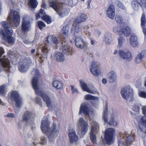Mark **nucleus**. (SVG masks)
Wrapping results in <instances>:
<instances>
[{"instance_id":"nucleus-37","label":"nucleus","mask_w":146,"mask_h":146,"mask_svg":"<svg viewBox=\"0 0 146 146\" xmlns=\"http://www.w3.org/2000/svg\"><path fill=\"white\" fill-rule=\"evenodd\" d=\"M118 44V46L119 47H121L125 42L124 38L120 36L117 38Z\"/></svg>"},{"instance_id":"nucleus-29","label":"nucleus","mask_w":146,"mask_h":146,"mask_svg":"<svg viewBox=\"0 0 146 146\" xmlns=\"http://www.w3.org/2000/svg\"><path fill=\"white\" fill-rule=\"evenodd\" d=\"M47 43H52L54 44H57L59 41L57 38L55 36L49 35L48 36L46 39Z\"/></svg>"},{"instance_id":"nucleus-59","label":"nucleus","mask_w":146,"mask_h":146,"mask_svg":"<svg viewBox=\"0 0 146 146\" xmlns=\"http://www.w3.org/2000/svg\"><path fill=\"white\" fill-rule=\"evenodd\" d=\"M142 5L146 9V0H141Z\"/></svg>"},{"instance_id":"nucleus-26","label":"nucleus","mask_w":146,"mask_h":146,"mask_svg":"<svg viewBox=\"0 0 146 146\" xmlns=\"http://www.w3.org/2000/svg\"><path fill=\"white\" fill-rule=\"evenodd\" d=\"M52 86L57 90H60L63 88V84L62 82L56 80L53 81L52 83Z\"/></svg>"},{"instance_id":"nucleus-36","label":"nucleus","mask_w":146,"mask_h":146,"mask_svg":"<svg viewBox=\"0 0 146 146\" xmlns=\"http://www.w3.org/2000/svg\"><path fill=\"white\" fill-rule=\"evenodd\" d=\"M29 5L33 8H36L38 4V2L36 0H28Z\"/></svg>"},{"instance_id":"nucleus-24","label":"nucleus","mask_w":146,"mask_h":146,"mask_svg":"<svg viewBox=\"0 0 146 146\" xmlns=\"http://www.w3.org/2000/svg\"><path fill=\"white\" fill-rule=\"evenodd\" d=\"M80 83L81 87L84 91L92 94H95L97 93V90L96 89L93 90H90L86 84L84 82L80 81Z\"/></svg>"},{"instance_id":"nucleus-56","label":"nucleus","mask_w":146,"mask_h":146,"mask_svg":"<svg viewBox=\"0 0 146 146\" xmlns=\"http://www.w3.org/2000/svg\"><path fill=\"white\" fill-rule=\"evenodd\" d=\"M6 116L7 117H12L14 118L15 117V115L14 114L10 113L7 114L6 115Z\"/></svg>"},{"instance_id":"nucleus-5","label":"nucleus","mask_w":146,"mask_h":146,"mask_svg":"<svg viewBox=\"0 0 146 146\" xmlns=\"http://www.w3.org/2000/svg\"><path fill=\"white\" fill-rule=\"evenodd\" d=\"M56 0H49V5L52 7L60 17H63L65 15L64 11L62 9L63 4L60 2H56Z\"/></svg>"},{"instance_id":"nucleus-33","label":"nucleus","mask_w":146,"mask_h":146,"mask_svg":"<svg viewBox=\"0 0 146 146\" xmlns=\"http://www.w3.org/2000/svg\"><path fill=\"white\" fill-rule=\"evenodd\" d=\"M74 30V35L75 37L80 36V33L82 30L81 27L80 26H77L73 29L72 28L71 30Z\"/></svg>"},{"instance_id":"nucleus-10","label":"nucleus","mask_w":146,"mask_h":146,"mask_svg":"<svg viewBox=\"0 0 146 146\" xmlns=\"http://www.w3.org/2000/svg\"><path fill=\"white\" fill-rule=\"evenodd\" d=\"M4 53V49L3 48L0 46V57ZM0 63L4 67L5 70L8 72L11 71V67L9 66V60L7 58L3 57L0 58Z\"/></svg>"},{"instance_id":"nucleus-14","label":"nucleus","mask_w":146,"mask_h":146,"mask_svg":"<svg viewBox=\"0 0 146 146\" xmlns=\"http://www.w3.org/2000/svg\"><path fill=\"white\" fill-rule=\"evenodd\" d=\"M118 53L120 57L123 59L129 62L132 59V54L129 51H124L122 50H120Z\"/></svg>"},{"instance_id":"nucleus-50","label":"nucleus","mask_w":146,"mask_h":146,"mask_svg":"<svg viewBox=\"0 0 146 146\" xmlns=\"http://www.w3.org/2000/svg\"><path fill=\"white\" fill-rule=\"evenodd\" d=\"M139 96L142 98H146V92L143 91L140 92L139 93Z\"/></svg>"},{"instance_id":"nucleus-3","label":"nucleus","mask_w":146,"mask_h":146,"mask_svg":"<svg viewBox=\"0 0 146 146\" xmlns=\"http://www.w3.org/2000/svg\"><path fill=\"white\" fill-rule=\"evenodd\" d=\"M118 146H128L133 141L134 135L128 134L127 132L121 133L118 137Z\"/></svg>"},{"instance_id":"nucleus-25","label":"nucleus","mask_w":146,"mask_h":146,"mask_svg":"<svg viewBox=\"0 0 146 146\" xmlns=\"http://www.w3.org/2000/svg\"><path fill=\"white\" fill-rule=\"evenodd\" d=\"M130 44L131 46L135 47L138 45L137 38L135 35H131L130 38Z\"/></svg>"},{"instance_id":"nucleus-22","label":"nucleus","mask_w":146,"mask_h":146,"mask_svg":"<svg viewBox=\"0 0 146 146\" xmlns=\"http://www.w3.org/2000/svg\"><path fill=\"white\" fill-rule=\"evenodd\" d=\"M54 58L58 62H63L65 60L64 55L60 52H55L54 54Z\"/></svg>"},{"instance_id":"nucleus-20","label":"nucleus","mask_w":146,"mask_h":146,"mask_svg":"<svg viewBox=\"0 0 146 146\" xmlns=\"http://www.w3.org/2000/svg\"><path fill=\"white\" fill-rule=\"evenodd\" d=\"M115 11L114 5L112 4L110 5L107 9L106 15L108 17L113 19L115 16Z\"/></svg>"},{"instance_id":"nucleus-21","label":"nucleus","mask_w":146,"mask_h":146,"mask_svg":"<svg viewBox=\"0 0 146 146\" xmlns=\"http://www.w3.org/2000/svg\"><path fill=\"white\" fill-rule=\"evenodd\" d=\"M117 118V114L116 112L115 111H112L111 113L110 121L107 123L110 125L116 126L118 123Z\"/></svg>"},{"instance_id":"nucleus-44","label":"nucleus","mask_w":146,"mask_h":146,"mask_svg":"<svg viewBox=\"0 0 146 146\" xmlns=\"http://www.w3.org/2000/svg\"><path fill=\"white\" fill-rule=\"evenodd\" d=\"M6 87L4 85L0 86V95L3 96L6 92Z\"/></svg>"},{"instance_id":"nucleus-8","label":"nucleus","mask_w":146,"mask_h":146,"mask_svg":"<svg viewBox=\"0 0 146 146\" xmlns=\"http://www.w3.org/2000/svg\"><path fill=\"white\" fill-rule=\"evenodd\" d=\"M114 130L112 128H108L106 129L105 132L104 139L102 142L104 144H111L112 143V139L114 133Z\"/></svg>"},{"instance_id":"nucleus-60","label":"nucleus","mask_w":146,"mask_h":146,"mask_svg":"<svg viewBox=\"0 0 146 146\" xmlns=\"http://www.w3.org/2000/svg\"><path fill=\"white\" fill-rule=\"evenodd\" d=\"M94 33L96 35H97L99 36L101 32L98 30L96 29Z\"/></svg>"},{"instance_id":"nucleus-27","label":"nucleus","mask_w":146,"mask_h":146,"mask_svg":"<svg viewBox=\"0 0 146 146\" xmlns=\"http://www.w3.org/2000/svg\"><path fill=\"white\" fill-rule=\"evenodd\" d=\"M68 31L69 28L68 27L65 26L63 27L62 29V33L60 37L61 39H62L64 41L67 37Z\"/></svg>"},{"instance_id":"nucleus-63","label":"nucleus","mask_w":146,"mask_h":146,"mask_svg":"<svg viewBox=\"0 0 146 146\" xmlns=\"http://www.w3.org/2000/svg\"><path fill=\"white\" fill-rule=\"evenodd\" d=\"M45 3L44 2H43L42 3V5H41L42 7V8H44L45 7Z\"/></svg>"},{"instance_id":"nucleus-41","label":"nucleus","mask_w":146,"mask_h":146,"mask_svg":"<svg viewBox=\"0 0 146 146\" xmlns=\"http://www.w3.org/2000/svg\"><path fill=\"white\" fill-rule=\"evenodd\" d=\"M99 63L98 62L93 61L90 64V68H99Z\"/></svg>"},{"instance_id":"nucleus-30","label":"nucleus","mask_w":146,"mask_h":146,"mask_svg":"<svg viewBox=\"0 0 146 146\" xmlns=\"http://www.w3.org/2000/svg\"><path fill=\"white\" fill-rule=\"evenodd\" d=\"M121 32L125 36H128L131 34V29L129 27L126 26L122 29Z\"/></svg>"},{"instance_id":"nucleus-9","label":"nucleus","mask_w":146,"mask_h":146,"mask_svg":"<svg viewBox=\"0 0 146 146\" xmlns=\"http://www.w3.org/2000/svg\"><path fill=\"white\" fill-rule=\"evenodd\" d=\"M133 90L130 86L123 88L121 91V94L124 99L131 101L133 98Z\"/></svg>"},{"instance_id":"nucleus-57","label":"nucleus","mask_w":146,"mask_h":146,"mask_svg":"<svg viewBox=\"0 0 146 146\" xmlns=\"http://www.w3.org/2000/svg\"><path fill=\"white\" fill-rule=\"evenodd\" d=\"M143 30V33L144 34L145 37H146V27H142V28Z\"/></svg>"},{"instance_id":"nucleus-39","label":"nucleus","mask_w":146,"mask_h":146,"mask_svg":"<svg viewBox=\"0 0 146 146\" xmlns=\"http://www.w3.org/2000/svg\"><path fill=\"white\" fill-rule=\"evenodd\" d=\"M139 3L137 1H133L131 3V6L134 10L137 11L139 8Z\"/></svg>"},{"instance_id":"nucleus-12","label":"nucleus","mask_w":146,"mask_h":146,"mask_svg":"<svg viewBox=\"0 0 146 146\" xmlns=\"http://www.w3.org/2000/svg\"><path fill=\"white\" fill-rule=\"evenodd\" d=\"M11 100L15 101V106L17 108H20L22 105L21 99L18 93L16 91H13L11 93Z\"/></svg>"},{"instance_id":"nucleus-34","label":"nucleus","mask_w":146,"mask_h":146,"mask_svg":"<svg viewBox=\"0 0 146 146\" xmlns=\"http://www.w3.org/2000/svg\"><path fill=\"white\" fill-rule=\"evenodd\" d=\"M91 72L95 76H98L101 74V72L99 68H90Z\"/></svg>"},{"instance_id":"nucleus-45","label":"nucleus","mask_w":146,"mask_h":146,"mask_svg":"<svg viewBox=\"0 0 146 146\" xmlns=\"http://www.w3.org/2000/svg\"><path fill=\"white\" fill-rule=\"evenodd\" d=\"M146 23V19L145 15L144 13H143L141 19V25L142 28V27H145V24Z\"/></svg>"},{"instance_id":"nucleus-61","label":"nucleus","mask_w":146,"mask_h":146,"mask_svg":"<svg viewBox=\"0 0 146 146\" xmlns=\"http://www.w3.org/2000/svg\"><path fill=\"white\" fill-rule=\"evenodd\" d=\"M23 42L25 44H29L30 43V42L29 41V40L27 39L24 40Z\"/></svg>"},{"instance_id":"nucleus-42","label":"nucleus","mask_w":146,"mask_h":146,"mask_svg":"<svg viewBox=\"0 0 146 146\" xmlns=\"http://www.w3.org/2000/svg\"><path fill=\"white\" fill-rule=\"evenodd\" d=\"M114 2L119 7L123 9H125V7L119 0H114Z\"/></svg>"},{"instance_id":"nucleus-51","label":"nucleus","mask_w":146,"mask_h":146,"mask_svg":"<svg viewBox=\"0 0 146 146\" xmlns=\"http://www.w3.org/2000/svg\"><path fill=\"white\" fill-rule=\"evenodd\" d=\"M70 87H71V90L72 91V93H74L75 92H76L77 93H78V90L74 87V86L71 85Z\"/></svg>"},{"instance_id":"nucleus-2","label":"nucleus","mask_w":146,"mask_h":146,"mask_svg":"<svg viewBox=\"0 0 146 146\" xmlns=\"http://www.w3.org/2000/svg\"><path fill=\"white\" fill-rule=\"evenodd\" d=\"M50 122L48 119L44 118L41 122L40 128L42 131L46 134L49 141L52 142L59 134V128L54 123L51 128H50Z\"/></svg>"},{"instance_id":"nucleus-17","label":"nucleus","mask_w":146,"mask_h":146,"mask_svg":"<svg viewBox=\"0 0 146 146\" xmlns=\"http://www.w3.org/2000/svg\"><path fill=\"white\" fill-rule=\"evenodd\" d=\"M29 18L27 17L23 18L22 25V30L24 33H26L30 30V24L29 21Z\"/></svg>"},{"instance_id":"nucleus-62","label":"nucleus","mask_w":146,"mask_h":146,"mask_svg":"<svg viewBox=\"0 0 146 146\" xmlns=\"http://www.w3.org/2000/svg\"><path fill=\"white\" fill-rule=\"evenodd\" d=\"M102 82L103 84H105L107 83V80L106 79H103L102 80Z\"/></svg>"},{"instance_id":"nucleus-53","label":"nucleus","mask_w":146,"mask_h":146,"mask_svg":"<svg viewBox=\"0 0 146 146\" xmlns=\"http://www.w3.org/2000/svg\"><path fill=\"white\" fill-rule=\"evenodd\" d=\"M139 108L137 105H135L133 108V110L137 112L139 111Z\"/></svg>"},{"instance_id":"nucleus-18","label":"nucleus","mask_w":146,"mask_h":146,"mask_svg":"<svg viewBox=\"0 0 146 146\" xmlns=\"http://www.w3.org/2000/svg\"><path fill=\"white\" fill-rule=\"evenodd\" d=\"M143 114L145 116H139L136 117L137 120L142 123V125L145 127L146 126V106H143L142 108Z\"/></svg>"},{"instance_id":"nucleus-23","label":"nucleus","mask_w":146,"mask_h":146,"mask_svg":"<svg viewBox=\"0 0 146 146\" xmlns=\"http://www.w3.org/2000/svg\"><path fill=\"white\" fill-rule=\"evenodd\" d=\"M89 109L87 104L84 103L82 104L80 107L79 114L83 113L86 117H89Z\"/></svg>"},{"instance_id":"nucleus-32","label":"nucleus","mask_w":146,"mask_h":146,"mask_svg":"<svg viewBox=\"0 0 146 146\" xmlns=\"http://www.w3.org/2000/svg\"><path fill=\"white\" fill-rule=\"evenodd\" d=\"M108 77L110 82H113L115 80L117 76L116 73L114 71H112L108 74Z\"/></svg>"},{"instance_id":"nucleus-35","label":"nucleus","mask_w":146,"mask_h":146,"mask_svg":"<svg viewBox=\"0 0 146 146\" xmlns=\"http://www.w3.org/2000/svg\"><path fill=\"white\" fill-rule=\"evenodd\" d=\"M85 20L86 19L84 14H81L75 20L74 22L77 23H78L84 22L85 21Z\"/></svg>"},{"instance_id":"nucleus-54","label":"nucleus","mask_w":146,"mask_h":146,"mask_svg":"<svg viewBox=\"0 0 146 146\" xmlns=\"http://www.w3.org/2000/svg\"><path fill=\"white\" fill-rule=\"evenodd\" d=\"M139 128L141 131L144 133L146 134V126L145 127L142 125V126H139Z\"/></svg>"},{"instance_id":"nucleus-6","label":"nucleus","mask_w":146,"mask_h":146,"mask_svg":"<svg viewBox=\"0 0 146 146\" xmlns=\"http://www.w3.org/2000/svg\"><path fill=\"white\" fill-rule=\"evenodd\" d=\"M91 129L90 133V138L92 142L94 144L96 143V134L98 133L99 129L98 124L95 121H90Z\"/></svg>"},{"instance_id":"nucleus-1","label":"nucleus","mask_w":146,"mask_h":146,"mask_svg":"<svg viewBox=\"0 0 146 146\" xmlns=\"http://www.w3.org/2000/svg\"><path fill=\"white\" fill-rule=\"evenodd\" d=\"M31 74L34 76L32 80L31 83L33 89L36 93L41 96L43 100L46 102L48 108L54 110H58L60 109L59 105H54L51 102L50 99L48 95L45 92L39 89V83L40 81V73L38 70L34 68L31 72Z\"/></svg>"},{"instance_id":"nucleus-40","label":"nucleus","mask_w":146,"mask_h":146,"mask_svg":"<svg viewBox=\"0 0 146 146\" xmlns=\"http://www.w3.org/2000/svg\"><path fill=\"white\" fill-rule=\"evenodd\" d=\"M107 113L108 108L106 106L105 109L103 111V114L102 116V119L105 122H107L108 121Z\"/></svg>"},{"instance_id":"nucleus-4","label":"nucleus","mask_w":146,"mask_h":146,"mask_svg":"<svg viewBox=\"0 0 146 146\" xmlns=\"http://www.w3.org/2000/svg\"><path fill=\"white\" fill-rule=\"evenodd\" d=\"M77 125L79 128L78 133L80 137H82L85 135L88 131L89 127L88 122L82 118L80 117L77 121Z\"/></svg>"},{"instance_id":"nucleus-48","label":"nucleus","mask_w":146,"mask_h":146,"mask_svg":"<svg viewBox=\"0 0 146 146\" xmlns=\"http://www.w3.org/2000/svg\"><path fill=\"white\" fill-rule=\"evenodd\" d=\"M38 25L40 29H42L43 27L46 26L45 24L41 21H38Z\"/></svg>"},{"instance_id":"nucleus-49","label":"nucleus","mask_w":146,"mask_h":146,"mask_svg":"<svg viewBox=\"0 0 146 146\" xmlns=\"http://www.w3.org/2000/svg\"><path fill=\"white\" fill-rule=\"evenodd\" d=\"M115 20L117 22L119 23H121L123 20L121 16L119 15L116 16L115 18Z\"/></svg>"},{"instance_id":"nucleus-46","label":"nucleus","mask_w":146,"mask_h":146,"mask_svg":"<svg viewBox=\"0 0 146 146\" xmlns=\"http://www.w3.org/2000/svg\"><path fill=\"white\" fill-rule=\"evenodd\" d=\"M122 29L119 27L115 26L113 29V32L116 34H119L120 32H121Z\"/></svg>"},{"instance_id":"nucleus-52","label":"nucleus","mask_w":146,"mask_h":146,"mask_svg":"<svg viewBox=\"0 0 146 146\" xmlns=\"http://www.w3.org/2000/svg\"><path fill=\"white\" fill-rule=\"evenodd\" d=\"M41 141L40 143L42 144H44L46 143V139L45 137L42 136L41 137Z\"/></svg>"},{"instance_id":"nucleus-47","label":"nucleus","mask_w":146,"mask_h":146,"mask_svg":"<svg viewBox=\"0 0 146 146\" xmlns=\"http://www.w3.org/2000/svg\"><path fill=\"white\" fill-rule=\"evenodd\" d=\"M143 58L146 57V50H144L138 54Z\"/></svg>"},{"instance_id":"nucleus-11","label":"nucleus","mask_w":146,"mask_h":146,"mask_svg":"<svg viewBox=\"0 0 146 146\" xmlns=\"http://www.w3.org/2000/svg\"><path fill=\"white\" fill-rule=\"evenodd\" d=\"M34 65V63L30 60H23L21 64H20L19 69L21 72H25L28 70L29 68Z\"/></svg>"},{"instance_id":"nucleus-15","label":"nucleus","mask_w":146,"mask_h":146,"mask_svg":"<svg viewBox=\"0 0 146 146\" xmlns=\"http://www.w3.org/2000/svg\"><path fill=\"white\" fill-rule=\"evenodd\" d=\"M36 16V19H38L41 17L42 19L44 20L48 24H50L51 22L50 18L49 17L45 15V11L42 9H40L39 13H37Z\"/></svg>"},{"instance_id":"nucleus-43","label":"nucleus","mask_w":146,"mask_h":146,"mask_svg":"<svg viewBox=\"0 0 146 146\" xmlns=\"http://www.w3.org/2000/svg\"><path fill=\"white\" fill-rule=\"evenodd\" d=\"M143 58L139 54H137L135 58V63L139 64L141 63L142 61Z\"/></svg>"},{"instance_id":"nucleus-58","label":"nucleus","mask_w":146,"mask_h":146,"mask_svg":"<svg viewBox=\"0 0 146 146\" xmlns=\"http://www.w3.org/2000/svg\"><path fill=\"white\" fill-rule=\"evenodd\" d=\"M41 100L38 97H36L35 99V101L38 104H40V103Z\"/></svg>"},{"instance_id":"nucleus-19","label":"nucleus","mask_w":146,"mask_h":146,"mask_svg":"<svg viewBox=\"0 0 146 146\" xmlns=\"http://www.w3.org/2000/svg\"><path fill=\"white\" fill-rule=\"evenodd\" d=\"M64 41V42L61 43V48L63 53L66 55H71L72 54V48L66 45L67 42L66 40Z\"/></svg>"},{"instance_id":"nucleus-31","label":"nucleus","mask_w":146,"mask_h":146,"mask_svg":"<svg viewBox=\"0 0 146 146\" xmlns=\"http://www.w3.org/2000/svg\"><path fill=\"white\" fill-rule=\"evenodd\" d=\"M112 41L111 35L110 33H107L105 34L103 41L107 44H109Z\"/></svg>"},{"instance_id":"nucleus-38","label":"nucleus","mask_w":146,"mask_h":146,"mask_svg":"<svg viewBox=\"0 0 146 146\" xmlns=\"http://www.w3.org/2000/svg\"><path fill=\"white\" fill-rule=\"evenodd\" d=\"M85 99L86 100H93V102H94V100H98L99 98L98 97H95L90 94H87L85 96ZM91 102L92 103V102Z\"/></svg>"},{"instance_id":"nucleus-7","label":"nucleus","mask_w":146,"mask_h":146,"mask_svg":"<svg viewBox=\"0 0 146 146\" xmlns=\"http://www.w3.org/2000/svg\"><path fill=\"white\" fill-rule=\"evenodd\" d=\"M41 50L42 53L41 55L42 57L40 56V58L41 61L43 62L44 61V59L46 58L47 57V54L48 53L49 49H48L47 45L46 43H44L43 44L40 43L37 49V55H38L39 53V51Z\"/></svg>"},{"instance_id":"nucleus-16","label":"nucleus","mask_w":146,"mask_h":146,"mask_svg":"<svg viewBox=\"0 0 146 146\" xmlns=\"http://www.w3.org/2000/svg\"><path fill=\"white\" fill-rule=\"evenodd\" d=\"M68 135L70 143L76 144L78 140V137L76 135L74 130L73 129L69 130Z\"/></svg>"},{"instance_id":"nucleus-64","label":"nucleus","mask_w":146,"mask_h":146,"mask_svg":"<svg viewBox=\"0 0 146 146\" xmlns=\"http://www.w3.org/2000/svg\"><path fill=\"white\" fill-rule=\"evenodd\" d=\"M94 43H95L94 41L93 40H92L91 41V44L92 45H94Z\"/></svg>"},{"instance_id":"nucleus-55","label":"nucleus","mask_w":146,"mask_h":146,"mask_svg":"<svg viewBox=\"0 0 146 146\" xmlns=\"http://www.w3.org/2000/svg\"><path fill=\"white\" fill-rule=\"evenodd\" d=\"M89 29V26L88 25H85L83 28L84 32L86 33L87 34V32H88V29Z\"/></svg>"},{"instance_id":"nucleus-13","label":"nucleus","mask_w":146,"mask_h":146,"mask_svg":"<svg viewBox=\"0 0 146 146\" xmlns=\"http://www.w3.org/2000/svg\"><path fill=\"white\" fill-rule=\"evenodd\" d=\"M75 38V43L77 47L84 50L87 49V45L80 36L76 37Z\"/></svg>"},{"instance_id":"nucleus-28","label":"nucleus","mask_w":146,"mask_h":146,"mask_svg":"<svg viewBox=\"0 0 146 146\" xmlns=\"http://www.w3.org/2000/svg\"><path fill=\"white\" fill-rule=\"evenodd\" d=\"M33 118L32 113L30 111H27L24 112L23 117V119L26 122L31 120Z\"/></svg>"}]
</instances>
